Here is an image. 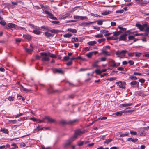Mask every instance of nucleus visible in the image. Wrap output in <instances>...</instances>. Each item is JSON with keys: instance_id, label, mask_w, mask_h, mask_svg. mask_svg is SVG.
Here are the masks:
<instances>
[{"instance_id": "f257e3e1", "label": "nucleus", "mask_w": 149, "mask_h": 149, "mask_svg": "<svg viewBox=\"0 0 149 149\" xmlns=\"http://www.w3.org/2000/svg\"><path fill=\"white\" fill-rule=\"evenodd\" d=\"M82 134V132L80 129H78L76 130L75 132V134L73 136L67 140L65 143L64 146L66 147L69 145L74 140L77 138L79 135H81Z\"/></svg>"}, {"instance_id": "f03ea898", "label": "nucleus", "mask_w": 149, "mask_h": 149, "mask_svg": "<svg viewBox=\"0 0 149 149\" xmlns=\"http://www.w3.org/2000/svg\"><path fill=\"white\" fill-rule=\"evenodd\" d=\"M70 39L69 40H65V41L64 40L63 38H59L58 40L60 42H76L77 41H79V39L80 41H81V38H70Z\"/></svg>"}, {"instance_id": "7ed1b4c3", "label": "nucleus", "mask_w": 149, "mask_h": 149, "mask_svg": "<svg viewBox=\"0 0 149 149\" xmlns=\"http://www.w3.org/2000/svg\"><path fill=\"white\" fill-rule=\"evenodd\" d=\"M127 51L126 50H123L121 51H118L116 52V54L118 57L120 56H125V54L127 52Z\"/></svg>"}, {"instance_id": "20e7f679", "label": "nucleus", "mask_w": 149, "mask_h": 149, "mask_svg": "<svg viewBox=\"0 0 149 149\" xmlns=\"http://www.w3.org/2000/svg\"><path fill=\"white\" fill-rule=\"evenodd\" d=\"M31 27L34 28V29L33 30V33L39 35L41 33L40 31V28L36 26H35L33 25H31Z\"/></svg>"}, {"instance_id": "39448f33", "label": "nucleus", "mask_w": 149, "mask_h": 149, "mask_svg": "<svg viewBox=\"0 0 149 149\" xmlns=\"http://www.w3.org/2000/svg\"><path fill=\"white\" fill-rule=\"evenodd\" d=\"M146 31L147 32H148V31H149V26H148V27H147L146 29ZM148 35V33H144V35H143V36H147ZM134 36H129L128 37H133L134 36H143V34L142 33L141 34H139V33H135V34H134Z\"/></svg>"}, {"instance_id": "423d86ee", "label": "nucleus", "mask_w": 149, "mask_h": 149, "mask_svg": "<svg viewBox=\"0 0 149 149\" xmlns=\"http://www.w3.org/2000/svg\"><path fill=\"white\" fill-rule=\"evenodd\" d=\"M79 121V119H76L73 120H71L69 121L68 122H67L65 120H62L61 121L60 123L63 125L67 123H70L71 124H73L76 122H77Z\"/></svg>"}, {"instance_id": "0eeeda50", "label": "nucleus", "mask_w": 149, "mask_h": 149, "mask_svg": "<svg viewBox=\"0 0 149 149\" xmlns=\"http://www.w3.org/2000/svg\"><path fill=\"white\" fill-rule=\"evenodd\" d=\"M132 88H139V83L136 81H133L130 83Z\"/></svg>"}, {"instance_id": "6e6552de", "label": "nucleus", "mask_w": 149, "mask_h": 149, "mask_svg": "<svg viewBox=\"0 0 149 149\" xmlns=\"http://www.w3.org/2000/svg\"><path fill=\"white\" fill-rule=\"evenodd\" d=\"M107 40H118V41H126L127 38H106Z\"/></svg>"}, {"instance_id": "1a4fd4ad", "label": "nucleus", "mask_w": 149, "mask_h": 149, "mask_svg": "<svg viewBox=\"0 0 149 149\" xmlns=\"http://www.w3.org/2000/svg\"><path fill=\"white\" fill-rule=\"evenodd\" d=\"M136 26L137 27L140 31H142L144 29V28L147 27V25L146 24L141 25L139 24H136Z\"/></svg>"}, {"instance_id": "9d476101", "label": "nucleus", "mask_w": 149, "mask_h": 149, "mask_svg": "<svg viewBox=\"0 0 149 149\" xmlns=\"http://www.w3.org/2000/svg\"><path fill=\"white\" fill-rule=\"evenodd\" d=\"M44 13L48 15L47 17L48 18L52 19H56V17L54 16L53 15L50 13L49 12L45 10L44 11Z\"/></svg>"}, {"instance_id": "9b49d317", "label": "nucleus", "mask_w": 149, "mask_h": 149, "mask_svg": "<svg viewBox=\"0 0 149 149\" xmlns=\"http://www.w3.org/2000/svg\"><path fill=\"white\" fill-rule=\"evenodd\" d=\"M44 119H46L47 120V123H54L55 121V120L50 118V117L48 116H45Z\"/></svg>"}, {"instance_id": "f8f14e48", "label": "nucleus", "mask_w": 149, "mask_h": 149, "mask_svg": "<svg viewBox=\"0 0 149 149\" xmlns=\"http://www.w3.org/2000/svg\"><path fill=\"white\" fill-rule=\"evenodd\" d=\"M53 72L54 73H58L60 74H63V71L61 69L55 68L53 70Z\"/></svg>"}, {"instance_id": "ddd939ff", "label": "nucleus", "mask_w": 149, "mask_h": 149, "mask_svg": "<svg viewBox=\"0 0 149 149\" xmlns=\"http://www.w3.org/2000/svg\"><path fill=\"white\" fill-rule=\"evenodd\" d=\"M97 53V52H89L87 54L86 56L88 58H90L91 57L92 55L93 54H96Z\"/></svg>"}, {"instance_id": "4468645a", "label": "nucleus", "mask_w": 149, "mask_h": 149, "mask_svg": "<svg viewBox=\"0 0 149 149\" xmlns=\"http://www.w3.org/2000/svg\"><path fill=\"white\" fill-rule=\"evenodd\" d=\"M117 85L119 86L120 88L124 89L125 88V86H124L122 84V82L119 81L116 83Z\"/></svg>"}, {"instance_id": "2eb2a0df", "label": "nucleus", "mask_w": 149, "mask_h": 149, "mask_svg": "<svg viewBox=\"0 0 149 149\" xmlns=\"http://www.w3.org/2000/svg\"><path fill=\"white\" fill-rule=\"evenodd\" d=\"M131 32L130 31H126L124 33V34L121 36V37H124L127 36L128 35H130L131 34Z\"/></svg>"}, {"instance_id": "dca6fc26", "label": "nucleus", "mask_w": 149, "mask_h": 149, "mask_svg": "<svg viewBox=\"0 0 149 149\" xmlns=\"http://www.w3.org/2000/svg\"><path fill=\"white\" fill-rule=\"evenodd\" d=\"M118 28L120 29L119 31L120 33H124L126 31V29L125 28H123L120 26H119Z\"/></svg>"}, {"instance_id": "f3484780", "label": "nucleus", "mask_w": 149, "mask_h": 149, "mask_svg": "<svg viewBox=\"0 0 149 149\" xmlns=\"http://www.w3.org/2000/svg\"><path fill=\"white\" fill-rule=\"evenodd\" d=\"M102 53L107 56H109L110 55V54L108 52L106 51V50L103 49L102 50Z\"/></svg>"}, {"instance_id": "a211bd4d", "label": "nucleus", "mask_w": 149, "mask_h": 149, "mask_svg": "<svg viewBox=\"0 0 149 149\" xmlns=\"http://www.w3.org/2000/svg\"><path fill=\"white\" fill-rule=\"evenodd\" d=\"M132 104L131 103L122 104L120 105V107H127L130 106H132Z\"/></svg>"}, {"instance_id": "6ab92c4d", "label": "nucleus", "mask_w": 149, "mask_h": 149, "mask_svg": "<svg viewBox=\"0 0 149 149\" xmlns=\"http://www.w3.org/2000/svg\"><path fill=\"white\" fill-rule=\"evenodd\" d=\"M110 62L111 63L110 65V66L112 67H115L116 66V63L114 60L111 59L110 60Z\"/></svg>"}, {"instance_id": "aec40b11", "label": "nucleus", "mask_w": 149, "mask_h": 149, "mask_svg": "<svg viewBox=\"0 0 149 149\" xmlns=\"http://www.w3.org/2000/svg\"><path fill=\"white\" fill-rule=\"evenodd\" d=\"M127 141H131L135 143L138 141V139L136 138L135 139H133L132 138H128L127 140Z\"/></svg>"}, {"instance_id": "412c9836", "label": "nucleus", "mask_w": 149, "mask_h": 149, "mask_svg": "<svg viewBox=\"0 0 149 149\" xmlns=\"http://www.w3.org/2000/svg\"><path fill=\"white\" fill-rule=\"evenodd\" d=\"M137 1H138V3L139 4H140L142 6H145L147 3H144L142 1L143 0H135Z\"/></svg>"}, {"instance_id": "4be33fe9", "label": "nucleus", "mask_w": 149, "mask_h": 149, "mask_svg": "<svg viewBox=\"0 0 149 149\" xmlns=\"http://www.w3.org/2000/svg\"><path fill=\"white\" fill-rule=\"evenodd\" d=\"M40 54L42 56H49V52H48L47 53H40Z\"/></svg>"}, {"instance_id": "5701e85b", "label": "nucleus", "mask_w": 149, "mask_h": 149, "mask_svg": "<svg viewBox=\"0 0 149 149\" xmlns=\"http://www.w3.org/2000/svg\"><path fill=\"white\" fill-rule=\"evenodd\" d=\"M1 130L2 132L6 134H8L9 132L8 130L5 128H1Z\"/></svg>"}, {"instance_id": "b1692460", "label": "nucleus", "mask_w": 149, "mask_h": 149, "mask_svg": "<svg viewBox=\"0 0 149 149\" xmlns=\"http://www.w3.org/2000/svg\"><path fill=\"white\" fill-rule=\"evenodd\" d=\"M74 18L75 19H78V20H83L84 19V17H83L78 16H74Z\"/></svg>"}, {"instance_id": "393cba45", "label": "nucleus", "mask_w": 149, "mask_h": 149, "mask_svg": "<svg viewBox=\"0 0 149 149\" xmlns=\"http://www.w3.org/2000/svg\"><path fill=\"white\" fill-rule=\"evenodd\" d=\"M70 15V13H66V14L62 16L61 17V19H65L68 17Z\"/></svg>"}, {"instance_id": "a878e982", "label": "nucleus", "mask_w": 149, "mask_h": 149, "mask_svg": "<svg viewBox=\"0 0 149 149\" xmlns=\"http://www.w3.org/2000/svg\"><path fill=\"white\" fill-rule=\"evenodd\" d=\"M41 130H44L43 128H41L40 126H38L35 129V130L36 132H38Z\"/></svg>"}, {"instance_id": "bb28decb", "label": "nucleus", "mask_w": 149, "mask_h": 149, "mask_svg": "<svg viewBox=\"0 0 149 149\" xmlns=\"http://www.w3.org/2000/svg\"><path fill=\"white\" fill-rule=\"evenodd\" d=\"M129 134V133L128 132H126L125 133L122 134L120 135V137H123L126 136Z\"/></svg>"}, {"instance_id": "cd10ccee", "label": "nucleus", "mask_w": 149, "mask_h": 149, "mask_svg": "<svg viewBox=\"0 0 149 149\" xmlns=\"http://www.w3.org/2000/svg\"><path fill=\"white\" fill-rule=\"evenodd\" d=\"M112 141V139H106L104 141V143H105L107 144H108L109 143L111 142Z\"/></svg>"}, {"instance_id": "c85d7f7f", "label": "nucleus", "mask_w": 149, "mask_h": 149, "mask_svg": "<svg viewBox=\"0 0 149 149\" xmlns=\"http://www.w3.org/2000/svg\"><path fill=\"white\" fill-rule=\"evenodd\" d=\"M45 36L47 37H51L52 36V34L49 32H46L45 33Z\"/></svg>"}, {"instance_id": "c756f323", "label": "nucleus", "mask_w": 149, "mask_h": 149, "mask_svg": "<svg viewBox=\"0 0 149 149\" xmlns=\"http://www.w3.org/2000/svg\"><path fill=\"white\" fill-rule=\"evenodd\" d=\"M111 11L109 10L106 11L101 13L103 15H106L110 14Z\"/></svg>"}, {"instance_id": "7c9ffc66", "label": "nucleus", "mask_w": 149, "mask_h": 149, "mask_svg": "<svg viewBox=\"0 0 149 149\" xmlns=\"http://www.w3.org/2000/svg\"><path fill=\"white\" fill-rule=\"evenodd\" d=\"M22 90L26 92H30L31 91V90L30 89H28L26 88H24L23 86H22Z\"/></svg>"}, {"instance_id": "2f4dec72", "label": "nucleus", "mask_w": 149, "mask_h": 149, "mask_svg": "<svg viewBox=\"0 0 149 149\" xmlns=\"http://www.w3.org/2000/svg\"><path fill=\"white\" fill-rule=\"evenodd\" d=\"M15 24L13 23H9L8 24V27L10 28H14L15 26Z\"/></svg>"}, {"instance_id": "473e14b6", "label": "nucleus", "mask_w": 149, "mask_h": 149, "mask_svg": "<svg viewBox=\"0 0 149 149\" xmlns=\"http://www.w3.org/2000/svg\"><path fill=\"white\" fill-rule=\"evenodd\" d=\"M96 43V42L95 41H89L88 42V44L90 45H92L94 44H95Z\"/></svg>"}, {"instance_id": "72a5a7b5", "label": "nucleus", "mask_w": 149, "mask_h": 149, "mask_svg": "<svg viewBox=\"0 0 149 149\" xmlns=\"http://www.w3.org/2000/svg\"><path fill=\"white\" fill-rule=\"evenodd\" d=\"M129 78L133 80H136L137 79V78L134 75H131L129 77Z\"/></svg>"}, {"instance_id": "f704fd0d", "label": "nucleus", "mask_w": 149, "mask_h": 149, "mask_svg": "<svg viewBox=\"0 0 149 149\" xmlns=\"http://www.w3.org/2000/svg\"><path fill=\"white\" fill-rule=\"evenodd\" d=\"M115 115L118 116H121L122 114V112L121 111L117 112L115 113Z\"/></svg>"}, {"instance_id": "c9c22d12", "label": "nucleus", "mask_w": 149, "mask_h": 149, "mask_svg": "<svg viewBox=\"0 0 149 149\" xmlns=\"http://www.w3.org/2000/svg\"><path fill=\"white\" fill-rule=\"evenodd\" d=\"M68 31L73 33H76L77 32V30L71 28H69L68 29Z\"/></svg>"}, {"instance_id": "e433bc0d", "label": "nucleus", "mask_w": 149, "mask_h": 149, "mask_svg": "<svg viewBox=\"0 0 149 149\" xmlns=\"http://www.w3.org/2000/svg\"><path fill=\"white\" fill-rule=\"evenodd\" d=\"M42 60L44 61H49V58L48 56L43 57L42 58Z\"/></svg>"}, {"instance_id": "4c0bfd02", "label": "nucleus", "mask_w": 149, "mask_h": 149, "mask_svg": "<svg viewBox=\"0 0 149 149\" xmlns=\"http://www.w3.org/2000/svg\"><path fill=\"white\" fill-rule=\"evenodd\" d=\"M10 146L8 144L6 145V146L3 145L0 146V149H3L5 148L6 147H9Z\"/></svg>"}, {"instance_id": "58836bf2", "label": "nucleus", "mask_w": 149, "mask_h": 149, "mask_svg": "<svg viewBox=\"0 0 149 149\" xmlns=\"http://www.w3.org/2000/svg\"><path fill=\"white\" fill-rule=\"evenodd\" d=\"M95 72L97 74H100L101 73V70L99 69H96L95 70Z\"/></svg>"}, {"instance_id": "ea45409f", "label": "nucleus", "mask_w": 149, "mask_h": 149, "mask_svg": "<svg viewBox=\"0 0 149 149\" xmlns=\"http://www.w3.org/2000/svg\"><path fill=\"white\" fill-rule=\"evenodd\" d=\"M25 50L26 52H27L28 53H30L33 50V49H29L28 48H25Z\"/></svg>"}, {"instance_id": "a19ab883", "label": "nucleus", "mask_w": 149, "mask_h": 149, "mask_svg": "<svg viewBox=\"0 0 149 149\" xmlns=\"http://www.w3.org/2000/svg\"><path fill=\"white\" fill-rule=\"evenodd\" d=\"M49 56H50L51 57L54 58H56V56L54 54H51V53L49 52Z\"/></svg>"}, {"instance_id": "79ce46f5", "label": "nucleus", "mask_w": 149, "mask_h": 149, "mask_svg": "<svg viewBox=\"0 0 149 149\" xmlns=\"http://www.w3.org/2000/svg\"><path fill=\"white\" fill-rule=\"evenodd\" d=\"M50 31L52 33H56L60 32L59 30L56 29H52Z\"/></svg>"}, {"instance_id": "37998d69", "label": "nucleus", "mask_w": 149, "mask_h": 149, "mask_svg": "<svg viewBox=\"0 0 149 149\" xmlns=\"http://www.w3.org/2000/svg\"><path fill=\"white\" fill-rule=\"evenodd\" d=\"M128 40H133V42H135L137 40H139V39H134L135 38H128Z\"/></svg>"}, {"instance_id": "c03bdc74", "label": "nucleus", "mask_w": 149, "mask_h": 149, "mask_svg": "<svg viewBox=\"0 0 149 149\" xmlns=\"http://www.w3.org/2000/svg\"><path fill=\"white\" fill-rule=\"evenodd\" d=\"M135 54V56L136 57H140L141 54V53L139 52H135L134 53Z\"/></svg>"}, {"instance_id": "a18cd8bd", "label": "nucleus", "mask_w": 149, "mask_h": 149, "mask_svg": "<svg viewBox=\"0 0 149 149\" xmlns=\"http://www.w3.org/2000/svg\"><path fill=\"white\" fill-rule=\"evenodd\" d=\"M116 79V77H111L110 78H108L107 79V80H109L110 81H113L115 80Z\"/></svg>"}, {"instance_id": "49530a36", "label": "nucleus", "mask_w": 149, "mask_h": 149, "mask_svg": "<svg viewBox=\"0 0 149 149\" xmlns=\"http://www.w3.org/2000/svg\"><path fill=\"white\" fill-rule=\"evenodd\" d=\"M120 32L119 31L118 32H113L114 36H117L119 35L120 34Z\"/></svg>"}, {"instance_id": "de8ad7c7", "label": "nucleus", "mask_w": 149, "mask_h": 149, "mask_svg": "<svg viewBox=\"0 0 149 149\" xmlns=\"http://www.w3.org/2000/svg\"><path fill=\"white\" fill-rule=\"evenodd\" d=\"M105 39H106L105 38H103L101 39H99L98 40V42L99 43H100L104 41L105 40Z\"/></svg>"}, {"instance_id": "09e8293b", "label": "nucleus", "mask_w": 149, "mask_h": 149, "mask_svg": "<svg viewBox=\"0 0 149 149\" xmlns=\"http://www.w3.org/2000/svg\"><path fill=\"white\" fill-rule=\"evenodd\" d=\"M95 22H97L98 24L99 25H101L102 24V22L101 20L96 21Z\"/></svg>"}, {"instance_id": "8fccbe9b", "label": "nucleus", "mask_w": 149, "mask_h": 149, "mask_svg": "<svg viewBox=\"0 0 149 149\" xmlns=\"http://www.w3.org/2000/svg\"><path fill=\"white\" fill-rule=\"evenodd\" d=\"M128 63H129L130 65H132L134 63V62L132 60H129Z\"/></svg>"}, {"instance_id": "3c124183", "label": "nucleus", "mask_w": 149, "mask_h": 149, "mask_svg": "<svg viewBox=\"0 0 149 149\" xmlns=\"http://www.w3.org/2000/svg\"><path fill=\"white\" fill-rule=\"evenodd\" d=\"M130 133L132 135H136L137 133L136 132L131 131L130 132Z\"/></svg>"}, {"instance_id": "603ef678", "label": "nucleus", "mask_w": 149, "mask_h": 149, "mask_svg": "<svg viewBox=\"0 0 149 149\" xmlns=\"http://www.w3.org/2000/svg\"><path fill=\"white\" fill-rule=\"evenodd\" d=\"M72 35L70 33L65 34L64 35V37H70Z\"/></svg>"}, {"instance_id": "864d4df0", "label": "nucleus", "mask_w": 149, "mask_h": 149, "mask_svg": "<svg viewBox=\"0 0 149 149\" xmlns=\"http://www.w3.org/2000/svg\"><path fill=\"white\" fill-rule=\"evenodd\" d=\"M79 7H78V6H77V7H75L74 8L72 9V10H70V12H72L74 11L75 10H76Z\"/></svg>"}, {"instance_id": "5fc2aeb1", "label": "nucleus", "mask_w": 149, "mask_h": 149, "mask_svg": "<svg viewBox=\"0 0 149 149\" xmlns=\"http://www.w3.org/2000/svg\"><path fill=\"white\" fill-rule=\"evenodd\" d=\"M14 99V97L12 96H9L8 97V100L9 101H13Z\"/></svg>"}, {"instance_id": "6e6d98bb", "label": "nucleus", "mask_w": 149, "mask_h": 149, "mask_svg": "<svg viewBox=\"0 0 149 149\" xmlns=\"http://www.w3.org/2000/svg\"><path fill=\"white\" fill-rule=\"evenodd\" d=\"M139 82L141 83H143L145 81V80L144 79L142 78L140 79L139 80Z\"/></svg>"}, {"instance_id": "4d7b16f0", "label": "nucleus", "mask_w": 149, "mask_h": 149, "mask_svg": "<svg viewBox=\"0 0 149 149\" xmlns=\"http://www.w3.org/2000/svg\"><path fill=\"white\" fill-rule=\"evenodd\" d=\"M17 122V120H10L9 121V122L12 123L13 124L15 123H16Z\"/></svg>"}, {"instance_id": "13d9d810", "label": "nucleus", "mask_w": 149, "mask_h": 149, "mask_svg": "<svg viewBox=\"0 0 149 149\" xmlns=\"http://www.w3.org/2000/svg\"><path fill=\"white\" fill-rule=\"evenodd\" d=\"M29 119L34 121H36L37 120L34 117L29 118Z\"/></svg>"}, {"instance_id": "bf43d9fd", "label": "nucleus", "mask_w": 149, "mask_h": 149, "mask_svg": "<svg viewBox=\"0 0 149 149\" xmlns=\"http://www.w3.org/2000/svg\"><path fill=\"white\" fill-rule=\"evenodd\" d=\"M91 15L93 16H94L96 17H100L99 15L96 14L91 13Z\"/></svg>"}, {"instance_id": "052dcab7", "label": "nucleus", "mask_w": 149, "mask_h": 149, "mask_svg": "<svg viewBox=\"0 0 149 149\" xmlns=\"http://www.w3.org/2000/svg\"><path fill=\"white\" fill-rule=\"evenodd\" d=\"M22 113H20L19 114H18L15 116V118H17L18 117H19L21 116L22 115Z\"/></svg>"}, {"instance_id": "680f3d73", "label": "nucleus", "mask_w": 149, "mask_h": 149, "mask_svg": "<svg viewBox=\"0 0 149 149\" xmlns=\"http://www.w3.org/2000/svg\"><path fill=\"white\" fill-rule=\"evenodd\" d=\"M134 53H128V56L130 57H133L134 56Z\"/></svg>"}, {"instance_id": "e2e57ef3", "label": "nucleus", "mask_w": 149, "mask_h": 149, "mask_svg": "<svg viewBox=\"0 0 149 149\" xmlns=\"http://www.w3.org/2000/svg\"><path fill=\"white\" fill-rule=\"evenodd\" d=\"M117 70H118L122 71H123L124 70V68L122 67H119L117 68Z\"/></svg>"}, {"instance_id": "0e129e2a", "label": "nucleus", "mask_w": 149, "mask_h": 149, "mask_svg": "<svg viewBox=\"0 0 149 149\" xmlns=\"http://www.w3.org/2000/svg\"><path fill=\"white\" fill-rule=\"evenodd\" d=\"M69 57H68V56H65L64 57L63 60L64 61H66L68 60L69 59Z\"/></svg>"}, {"instance_id": "69168bd1", "label": "nucleus", "mask_w": 149, "mask_h": 149, "mask_svg": "<svg viewBox=\"0 0 149 149\" xmlns=\"http://www.w3.org/2000/svg\"><path fill=\"white\" fill-rule=\"evenodd\" d=\"M96 37H102L103 36L102 34H99L96 36Z\"/></svg>"}, {"instance_id": "338daca9", "label": "nucleus", "mask_w": 149, "mask_h": 149, "mask_svg": "<svg viewBox=\"0 0 149 149\" xmlns=\"http://www.w3.org/2000/svg\"><path fill=\"white\" fill-rule=\"evenodd\" d=\"M11 146H13L15 148H18V146L16 145L15 143H12L11 144Z\"/></svg>"}, {"instance_id": "774afa93", "label": "nucleus", "mask_w": 149, "mask_h": 149, "mask_svg": "<svg viewBox=\"0 0 149 149\" xmlns=\"http://www.w3.org/2000/svg\"><path fill=\"white\" fill-rule=\"evenodd\" d=\"M119 147H118L113 146L110 148V149H118Z\"/></svg>"}]
</instances>
